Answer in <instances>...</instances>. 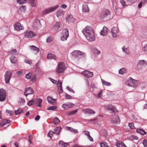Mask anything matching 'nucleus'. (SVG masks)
I'll use <instances>...</instances> for the list:
<instances>
[{
	"label": "nucleus",
	"mask_w": 147,
	"mask_h": 147,
	"mask_svg": "<svg viewBox=\"0 0 147 147\" xmlns=\"http://www.w3.org/2000/svg\"><path fill=\"white\" fill-rule=\"evenodd\" d=\"M36 79V74H35L32 78L31 79V81L32 82H34L35 81Z\"/></svg>",
	"instance_id": "0e129e2a"
},
{
	"label": "nucleus",
	"mask_w": 147,
	"mask_h": 147,
	"mask_svg": "<svg viewBox=\"0 0 147 147\" xmlns=\"http://www.w3.org/2000/svg\"><path fill=\"white\" fill-rule=\"evenodd\" d=\"M120 2L123 6H125V2L124 0H121Z\"/></svg>",
	"instance_id": "4d7b16f0"
},
{
	"label": "nucleus",
	"mask_w": 147,
	"mask_h": 147,
	"mask_svg": "<svg viewBox=\"0 0 147 147\" xmlns=\"http://www.w3.org/2000/svg\"><path fill=\"white\" fill-rule=\"evenodd\" d=\"M30 47L32 50L34 51L35 54L39 52L38 48L37 47L33 45L31 46Z\"/></svg>",
	"instance_id": "c85d7f7f"
},
{
	"label": "nucleus",
	"mask_w": 147,
	"mask_h": 147,
	"mask_svg": "<svg viewBox=\"0 0 147 147\" xmlns=\"http://www.w3.org/2000/svg\"><path fill=\"white\" fill-rule=\"evenodd\" d=\"M122 50L123 51L125 52L126 53H127V49L125 48V46H123L122 47Z\"/></svg>",
	"instance_id": "680f3d73"
},
{
	"label": "nucleus",
	"mask_w": 147,
	"mask_h": 147,
	"mask_svg": "<svg viewBox=\"0 0 147 147\" xmlns=\"http://www.w3.org/2000/svg\"><path fill=\"white\" fill-rule=\"evenodd\" d=\"M74 105V104L68 102L63 104L62 107L64 109H67L69 108L73 107Z\"/></svg>",
	"instance_id": "4468645a"
},
{
	"label": "nucleus",
	"mask_w": 147,
	"mask_h": 147,
	"mask_svg": "<svg viewBox=\"0 0 147 147\" xmlns=\"http://www.w3.org/2000/svg\"><path fill=\"white\" fill-rule=\"evenodd\" d=\"M105 108L114 112L116 110V108L115 106L109 105L105 106Z\"/></svg>",
	"instance_id": "a211bd4d"
},
{
	"label": "nucleus",
	"mask_w": 147,
	"mask_h": 147,
	"mask_svg": "<svg viewBox=\"0 0 147 147\" xmlns=\"http://www.w3.org/2000/svg\"><path fill=\"white\" fill-rule=\"evenodd\" d=\"M111 32L113 37H116L119 34V30L117 27H113L111 30Z\"/></svg>",
	"instance_id": "0eeeda50"
},
{
	"label": "nucleus",
	"mask_w": 147,
	"mask_h": 147,
	"mask_svg": "<svg viewBox=\"0 0 147 147\" xmlns=\"http://www.w3.org/2000/svg\"><path fill=\"white\" fill-rule=\"evenodd\" d=\"M10 121L8 119H5L3 120L1 123L0 124V125L2 126H3L7 123H9Z\"/></svg>",
	"instance_id": "2f4dec72"
},
{
	"label": "nucleus",
	"mask_w": 147,
	"mask_h": 147,
	"mask_svg": "<svg viewBox=\"0 0 147 147\" xmlns=\"http://www.w3.org/2000/svg\"><path fill=\"white\" fill-rule=\"evenodd\" d=\"M146 64L147 63L146 61L144 60L140 61L138 64L139 66L142 67L145 66L146 65Z\"/></svg>",
	"instance_id": "b1692460"
},
{
	"label": "nucleus",
	"mask_w": 147,
	"mask_h": 147,
	"mask_svg": "<svg viewBox=\"0 0 147 147\" xmlns=\"http://www.w3.org/2000/svg\"><path fill=\"white\" fill-rule=\"evenodd\" d=\"M6 112L7 113L9 114V116H11L13 114V111H11L7 110H6Z\"/></svg>",
	"instance_id": "864d4df0"
},
{
	"label": "nucleus",
	"mask_w": 147,
	"mask_h": 147,
	"mask_svg": "<svg viewBox=\"0 0 147 147\" xmlns=\"http://www.w3.org/2000/svg\"><path fill=\"white\" fill-rule=\"evenodd\" d=\"M57 108V106H52L50 107H49L47 108V110H52V111H55V110Z\"/></svg>",
	"instance_id": "4c0bfd02"
},
{
	"label": "nucleus",
	"mask_w": 147,
	"mask_h": 147,
	"mask_svg": "<svg viewBox=\"0 0 147 147\" xmlns=\"http://www.w3.org/2000/svg\"><path fill=\"white\" fill-rule=\"evenodd\" d=\"M82 32L86 39L90 41H93L95 39L94 31L92 27L87 26L83 29Z\"/></svg>",
	"instance_id": "f257e3e1"
},
{
	"label": "nucleus",
	"mask_w": 147,
	"mask_h": 147,
	"mask_svg": "<svg viewBox=\"0 0 147 147\" xmlns=\"http://www.w3.org/2000/svg\"><path fill=\"white\" fill-rule=\"evenodd\" d=\"M22 112V109L19 108L17 110H15V113L16 115L20 114Z\"/></svg>",
	"instance_id": "ea45409f"
},
{
	"label": "nucleus",
	"mask_w": 147,
	"mask_h": 147,
	"mask_svg": "<svg viewBox=\"0 0 147 147\" xmlns=\"http://www.w3.org/2000/svg\"><path fill=\"white\" fill-rule=\"evenodd\" d=\"M67 129L68 130L72 132H74L75 133H77L78 132V131L77 130L74 129L70 127H67Z\"/></svg>",
	"instance_id": "e433bc0d"
},
{
	"label": "nucleus",
	"mask_w": 147,
	"mask_h": 147,
	"mask_svg": "<svg viewBox=\"0 0 147 147\" xmlns=\"http://www.w3.org/2000/svg\"><path fill=\"white\" fill-rule=\"evenodd\" d=\"M37 103H38V105L37 106L38 107H41L42 105V99L41 98H38L36 99Z\"/></svg>",
	"instance_id": "c9c22d12"
},
{
	"label": "nucleus",
	"mask_w": 147,
	"mask_h": 147,
	"mask_svg": "<svg viewBox=\"0 0 147 147\" xmlns=\"http://www.w3.org/2000/svg\"><path fill=\"white\" fill-rule=\"evenodd\" d=\"M6 96V92L3 89H0V101H3L5 100Z\"/></svg>",
	"instance_id": "9d476101"
},
{
	"label": "nucleus",
	"mask_w": 147,
	"mask_h": 147,
	"mask_svg": "<svg viewBox=\"0 0 147 147\" xmlns=\"http://www.w3.org/2000/svg\"><path fill=\"white\" fill-rule=\"evenodd\" d=\"M78 109H76L74 111H70L69 113H67L68 115H71L76 114L78 111Z\"/></svg>",
	"instance_id": "37998d69"
},
{
	"label": "nucleus",
	"mask_w": 147,
	"mask_h": 147,
	"mask_svg": "<svg viewBox=\"0 0 147 147\" xmlns=\"http://www.w3.org/2000/svg\"><path fill=\"white\" fill-rule=\"evenodd\" d=\"M117 147H127L123 142H121L118 145L117 144Z\"/></svg>",
	"instance_id": "a19ab883"
},
{
	"label": "nucleus",
	"mask_w": 147,
	"mask_h": 147,
	"mask_svg": "<svg viewBox=\"0 0 147 147\" xmlns=\"http://www.w3.org/2000/svg\"><path fill=\"white\" fill-rule=\"evenodd\" d=\"M72 55L74 57H76L78 55H82L84 54V53L79 51H75L71 53Z\"/></svg>",
	"instance_id": "f3484780"
},
{
	"label": "nucleus",
	"mask_w": 147,
	"mask_h": 147,
	"mask_svg": "<svg viewBox=\"0 0 147 147\" xmlns=\"http://www.w3.org/2000/svg\"><path fill=\"white\" fill-rule=\"evenodd\" d=\"M100 146L101 147H109L107 145V143L104 142L100 143Z\"/></svg>",
	"instance_id": "58836bf2"
},
{
	"label": "nucleus",
	"mask_w": 147,
	"mask_h": 147,
	"mask_svg": "<svg viewBox=\"0 0 147 147\" xmlns=\"http://www.w3.org/2000/svg\"><path fill=\"white\" fill-rule=\"evenodd\" d=\"M84 132L85 135H86L88 137L90 135L89 132V131H84Z\"/></svg>",
	"instance_id": "e2e57ef3"
},
{
	"label": "nucleus",
	"mask_w": 147,
	"mask_h": 147,
	"mask_svg": "<svg viewBox=\"0 0 147 147\" xmlns=\"http://www.w3.org/2000/svg\"><path fill=\"white\" fill-rule=\"evenodd\" d=\"M82 111L84 113H86L88 114H94L95 112L92 110L90 109H83Z\"/></svg>",
	"instance_id": "412c9836"
},
{
	"label": "nucleus",
	"mask_w": 147,
	"mask_h": 147,
	"mask_svg": "<svg viewBox=\"0 0 147 147\" xmlns=\"http://www.w3.org/2000/svg\"><path fill=\"white\" fill-rule=\"evenodd\" d=\"M50 80L51 81L53 82V83L55 84H57V81L56 80H54V79L52 78H50Z\"/></svg>",
	"instance_id": "bf43d9fd"
},
{
	"label": "nucleus",
	"mask_w": 147,
	"mask_h": 147,
	"mask_svg": "<svg viewBox=\"0 0 147 147\" xmlns=\"http://www.w3.org/2000/svg\"><path fill=\"white\" fill-rule=\"evenodd\" d=\"M26 9V6H22L20 8V10L24 12Z\"/></svg>",
	"instance_id": "49530a36"
},
{
	"label": "nucleus",
	"mask_w": 147,
	"mask_h": 147,
	"mask_svg": "<svg viewBox=\"0 0 147 147\" xmlns=\"http://www.w3.org/2000/svg\"><path fill=\"white\" fill-rule=\"evenodd\" d=\"M61 27V23L60 22H56L55 23L52 27V29L57 30Z\"/></svg>",
	"instance_id": "2eb2a0df"
},
{
	"label": "nucleus",
	"mask_w": 147,
	"mask_h": 147,
	"mask_svg": "<svg viewBox=\"0 0 147 147\" xmlns=\"http://www.w3.org/2000/svg\"><path fill=\"white\" fill-rule=\"evenodd\" d=\"M17 2L20 4L24 3L26 1V0H16Z\"/></svg>",
	"instance_id": "c03bdc74"
},
{
	"label": "nucleus",
	"mask_w": 147,
	"mask_h": 147,
	"mask_svg": "<svg viewBox=\"0 0 147 147\" xmlns=\"http://www.w3.org/2000/svg\"><path fill=\"white\" fill-rule=\"evenodd\" d=\"M10 60L11 62L14 64L16 63L17 61V58L13 56H12L10 57Z\"/></svg>",
	"instance_id": "bb28decb"
},
{
	"label": "nucleus",
	"mask_w": 147,
	"mask_h": 147,
	"mask_svg": "<svg viewBox=\"0 0 147 147\" xmlns=\"http://www.w3.org/2000/svg\"><path fill=\"white\" fill-rule=\"evenodd\" d=\"M82 10L83 12H87L89 11V9L86 3H84L83 5Z\"/></svg>",
	"instance_id": "4be33fe9"
},
{
	"label": "nucleus",
	"mask_w": 147,
	"mask_h": 147,
	"mask_svg": "<svg viewBox=\"0 0 147 147\" xmlns=\"http://www.w3.org/2000/svg\"><path fill=\"white\" fill-rule=\"evenodd\" d=\"M35 24H37V26H36V27L37 28H38L40 27V22L39 21H38L36 22L35 23Z\"/></svg>",
	"instance_id": "6e6d98bb"
},
{
	"label": "nucleus",
	"mask_w": 147,
	"mask_h": 147,
	"mask_svg": "<svg viewBox=\"0 0 147 147\" xmlns=\"http://www.w3.org/2000/svg\"><path fill=\"white\" fill-rule=\"evenodd\" d=\"M36 35L34 32L31 31H28L25 33V36L28 38H32Z\"/></svg>",
	"instance_id": "1a4fd4ad"
},
{
	"label": "nucleus",
	"mask_w": 147,
	"mask_h": 147,
	"mask_svg": "<svg viewBox=\"0 0 147 147\" xmlns=\"http://www.w3.org/2000/svg\"><path fill=\"white\" fill-rule=\"evenodd\" d=\"M100 18L105 21L109 20L110 19V12L108 10H106L100 16Z\"/></svg>",
	"instance_id": "20e7f679"
},
{
	"label": "nucleus",
	"mask_w": 147,
	"mask_h": 147,
	"mask_svg": "<svg viewBox=\"0 0 147 147\" xmlns=\"http://www.w3.org/2000/svg\"><path fill=\"white\" fill-rule=\"evenodd\" d=\"M142 49L145 53H147V43L143 46Z\"/></svg>",
	"instance_id": "a18cd8bd"
},
{
	"label": "nucleus",
	"mask_w": 147,
	"mask_h": 147,
	"mask_svg": "<svg viewBox=\"0 0 147 147\" xmlns=\"http://www.w3.org/2000/svg\"><path fill=\"white\" fill-rule=\"evenodd\" d=\"M61 129V128L60 126L57 127L55 129L54 131L53 132V133L56 134L57 135H58L60 132Z\"/></svg>",
	"instance_id": "7c9ffc66"
},
{
	"label": "nucleus",
	"mask_w": 147,
	"mask_h": 147,
	"mask_svg": "<svg viewBox=\"0 0 147 147\" xmlns=\"http://www.w3.org/2000/svg\"><path fill=\"white\" fill-rule=\"evenodd\" d=\"M24 62L25 63H28L30 64H32V61L30 60H27L25 59L24 60Z\"/></svg>",
	"instance_id": "338daca9"
},
{
	"label": "nucleus",
	"mask_w": 147,
	"mask_h": 147,
	"mask_svg": "<svg viewBox=\"0 0 147 147\" xmlns=\"http://www.w3.org/2000/svg\"><path fill=\"white\" fill-rule=\"evenodd\" d=\"M101 81L102 82V84L104 85L107 86H111V84L110 83L108 82L105 80L101 79Z\"/></svg>",
	"instance_id": "473e14b6"
},
{
	"label": "nucleus",
	"mask_w": 147,
	"mask_h": 147,
	"mask_svg": "<svg viewBox=\"0 0 147 147\" xmlns=\"http://www.w3.org/2000/svg\"><path fill=\"white\" fill-rule=\"evenodd\" d=\"M58 144L60 147H66L69 144L68 143L64 142L62 141H60Z\"/></svg>",
	"instance_id": "a878e982"
},
{
	"label": "nucleus",
	"mask_w": 147,
	"mask_h": 147,
	"mask_svg": "<svg viewBox=\"0 0 147 147\" xmlns=\"http://www.w3.org/2000/svg\"><path fill=\"white\" fill-rule=\"evenodd\" d=\"M14 29L15 30L19 31L21 30L24 29V28L23 26L20 23L17 22L14 25Z\"/></svg>",
	"instance_id": "ddd939ff"
},
{
	"label": "nucleus",
	"mask_w": 147,
	"mask_h": 147,
	"mask_svg": "<svg viewBox=\"0 0 147 147\" xmlns=\"http://www.w3.org/2000/svg\"><path fill=\"white\" fill-rule=\"evenodd\" d=\"M47 100L49 103L52 105H54L56 103V99L53 98L52 97L50 96H48L47 97Z\"/></svg>",
	"instance_id": "6ab92c4d"
},
{
	"label": "nucleus",
	"mask_w": 147,
	"mask_h": 147,
	"mask_svg": "<svg viewBox=\"0 0 147 147\" xmlns=\"http://www.w3.org/2000/svg\"><path fill=\"white\" fill-rule=\"evenodd\" d=\"M65 98L66 99H71V96H70V95L67 94H66L65 95Z\"/></svg>",
	"instance_id": "774afa93"
},
{
	"label": "nucleus",
	"mask_w": 147,
	"mask_h": 147,
	"mask_svg": "<svg viewBox=\"0 0 147 147\" xmlns=\"http://www.w3.org/2000/svg\"><path fill=\"white\" fill-rule=\"evenodd\" d=\"M69 36V31L67 29H63L62 32L61 37V39L62 41H64L67 40Z\"/></svg>",
	"instance_id": "39448f33"
},
{
	"label": "nucleus",
	"mask_w": 147,
	"mask_h": 147,
	"mask_svg": "<svg viewBox=\"0 0 147 147\" xmlns=\"http://www.w3.org/2000/svg\"><path fill=\"white\" fill-rule=\"evenodd\" d=\"M34 103V100H31L29 101L28 103V105L29 106L32 105Z\"/></svg>",
	"instance_id": "3c124183"
},
{
	"label": "nucleus",
	"mask_w": 147,
	"mask_h": 147,
	"mask_svg": "<svg viewBox=\"0 0 147 147\" xmlns=\"http://www.w3.org/2000/svg\"><path fill=\"white\" fill-rule=\"evenodd\" d=\"M57 83L58 84L57 86L58 88L62 87V82L60 80H58Z\"/></svg>",
	"instance_id": "09e8293b"
},
{
	"label": "nucleus",
	"mask_w": 147,
	"mask_h": 147,
	"mask_svg": "<svg viewBox=\"0 0 147 147\" xmlns=\"http://www.w3.org/2000/svg\"><path fill=\"white\" fill-rule=\"evenodd\" d=\"M31 76V73L30 72H29L26 75V78L28 79H30V78Z\"/></svg>",
	"instance_id": "8fccbe9b"
},
{
	"label": "nucleus",
	"mask_w": 147,
	"mask_h": 147,
	"mask_svg": "<svg viewBox=\"0 0 147 147\" xmlns=\"http://www.w3.org/2000/svg\"><path fill=\"white\" fill-rule=\"evenodd\" d=\"M47 59H53L55 60H57V58L55 55L51 53L47 54Z\"/></svg>",
	"instance_id": "393cba45"
},
{
	"label": "nucleus",
	"mask_w": 147,
	"mask_h": 147,
	"mask_svg": "<svg viewBox=\"0 0 147 147\" xmlns=\"http://www.w3.org/2000/svg\"><path fill=\"white\" fill-rule=\"evenodd\" d=\"M127 1L131 4H132L134 3L135 1V0H126Z\"/></svg>",
	"instance_id": "69168bd1"
},
{
	"label": "nucleus",
	"mask_w": 147,
	"mask_h": 147,
	"mask_svg": "<svg viewBox=\"0 0 147 147\" xmlns=\"http://www.w3.org/2000/svg\"><path fill=\"white\" fill-rule=\"evenodd\" d=\"M53 134V132L51 131H50L48 134L47 136L48 137H49L50 138H51Z\"/></svg>",
	"instance_id": "13d9d810"
},
{
	"label": "nucleus",
	"mask_w": 147,
	"mask_h": 147,
	"mask_svg": "<svg viewBox=\"0 0 147 147\" xmlns=\"http://www.w3.org/2000/svg\"><path fill=\"white\" fill-rule=\"evenodd\" d=\"M136 131L138 133L142 135L145 134L146 133V131L142 129H137Z\"/></svg>",
	"instance_id": "72a5a7b5"
},
{
	"label": "nucleus",
	"mask_w": 147,
	"mask_h": 147,
	"mask_svg": "<svg viewBox=\"0 0 147 147\" xmlns=\"http://www.w3.org/2000/svg\"><path fill=\"white\" fill-rule=\"evenodd\" d=\"M12 74V73L9 71H7L5 73L4 77L6 84H8L9 82Z\"/></svg>",
	"instance_id": "6e6552de"
},
{
	"label": "nucleus",
	"mask_w": 147,
	"mask_h": 147,
	"mask_svg": "<svg viewBox=\"0 0 147 147\" xmlns=\"http://www.w3.org/2000/svg\"><path fill=\"white\" fill-rule=\"evenodd\" d=\"M28 1L32 7H36V0H28Z\"/></svg>",
	"instance_id": "c756f323"
},
{
	"label": "nucleus",
	"mask_w": 147,
	"mask_h": 147,
	"mask_svg": "<svg viewBox=\"0 0 147 147\" xmlns=\"http://www.w3.org/2000/svg\"><path fill=\"white\" fill-rule=\"evenodd\" d=\"M129 126L131 129H134V124L133 123H129L128 124Z\"/></svg>",
	"instance_id": "603ef678"
},
{
	"label": "nucleus",
	"mask_w": 147,
	"mask_h": 147,
	"mask_svg": "<svg viewBox=\"0 0 147 147\" xmlns=\"http://www.w3.org/2000/svg\"><path fill=\"white\" fill-rule=\"evenodd\" d=\"M112 123H120L119 119L118 116L116 115L113 116L110 119Z\"/></svg>",
	"instance_id": "f8f14e48"
},
{
	"label": "nucleus",
	"mask_w": 147,
	"mask_h": 147,
	"mask_svg": "<svg viewBox=\"0 0 147 147\" xmlns=\"http://www.w3.org/2000/svg\"><path fill=\"white\" fill-rule=\"evenodd\" d=\"M139 83L138 80H136L129 77L126 82V84L128 86L136 88Z\"/></svg>",
	"instance_id": "f03ea898"
},
{
	"label": "nucleus",
	"mask_w": 147,
	"mask_h": 147,
	"mask_svg": "<svg viewBox=\"0 0 147 147\" xmlns=\"http://www.w3.org/2000/svg\"><path fill=\"white\" fill-rule=\"evenodd\" d=\"M53 38L52 37L49 36L47 38V42L50 43L53 40Z\"/></svg>",
	"instance_id": "de8ad7c7"
},
{
	"label": "nucleus",
	"mask_w": 147,
	"mask_h": 147,
	"mask_svg": "<svg viewBox=\"0 0 147 147\" xmlns=\"http://www.w3.org/2000/svg\"><path fill=\"white\" fill-rule=\"evenodd\" d=\"M126 69L125 68H123L119 70V73L120 74L123 75L126 73Z\"/></svg>",
	"instance_id": "f704fd0d"
},
{
	"label": "nucleus",
	"mask_w": 147,
	"mask_h": 147,
	"mask_svg": "<svg viewBox=\"0 0 147 147\" xmlns=\"http://www.w3.org/2000/svg\"><path fill=\"white\" fill-rule=\"evenodd\" d=\"M85 77L90 78L92 77L93 76V73L88 70H84L81 73Z\"/></svg>",
	"instance_id": "9b49d317"
},
{
	"label": "nucleus",
	"mask_w": 147,
	"mask_h": 147,
	"mask_svg": "<svg viewBox=\"0 0 147 147\" xmlns=\"http://www.w3.org/2000/svg\"><path fill=\"white\" fill-rule=\"evenodd\" d=\"M65 69V67L64 63L63 62L59 63L57 67L56 72L57 74L61 73L63 72Z\"/></svg>",
	"instance_id": "7ed1b4c3"
},
{
	"label": "nucleus",
	"mask_w": 147,
	"mask_h": 147,
	"mask_svg": "<svg viewBox=\"0 0 147 147\" xmlns=\"http://www.w3.org/2000/svg\"><path fill=\"white\" fill-rule=\"evenodd\" d=\"M60 121L59 119L57 118L56 117L54 119L53 123L55 125H56L59 123Z\"/></svg>",
	"instance_id": "79ce46f5"
},
{
	"label": "nucleus",
	"mask_w": 147,
	"mask_h": 147,
	"mask_svg": "<svg viewBox=\"0 0 147 147\" xmlns=\"http://www.w3.org/2000/svg\"><path fill=\"white\" fill-rule=\"evenodd\" d=\"M67 89L70 92H73L74 93V91L71 89V88H70L69 86H67Z\"/></svg>",
	"instance_id": "052dcab7"
},
{
	"label": "nucleus",
	"mask_w": 147,
	"mask_h": 147,
	"mask_svg": "<svg viewBox=\"0 0 147 147\" xmlns=\"http://www.w3.org/2000/svg\"><path fill=\"white\" fill-rule=\"evenodd\" d=\"M143 144L144 146V147H147V141L146 140H143Z\"/></svg>",
	"instance_id": "5fc2aeb1"
},
{
	"label": "nucleus",
	"mask_w": 147,
	"mask_h": 147,
	"mask_svg": "<svg viewBox=\"0 0 147 147\" xmlns=\"http://www.w3.org/2000/svg\"><path fill=\"white\" fill-rule=\"evenodd\" d=\"M64 13V11L63 10L59 9L56 12V15L58 18H61L63 16Z\"/></svg>",
	"instance_id": "aec40b11"
},
{
	"label": "nucleus",
	"mask_w": 147,
	"mask_h": 147,
	"mask_svg": "<svg viewBox=\"0 0 147 147\" xmlns=\"http://www.w3.org/2000/svg\"><path fill=\"white\" fill-rule=\"evenodd\" d=\"M108 32L107 28L105 26H104L103 28V30L100 32V34L103 36L106 35L107 34Z\"/></svg>",
	"instance_id": "5701e85b"
},
{
	"label": "nucleus",
	"mask_w": 147,
	"mask_h": 147,
	"mask_svg": "<svg viewBox=\"0 0 147 147\" xmlns=\"http://www.w3.org/2000/svg\"><path fill=\"white\" fill-rule=\"evenodd\" d=\"M33 92L34 91L30 87H28L26 89L24 92V94L27 96L29 94H33Z\"/></svg>",
	"instance_id": "dca6fc26"
},
{
	"label": "nucleus",
	"mask_w": 147,
	"mask_h": 147,
	"mask_svg": "<svg viewBox=\"0 0 147 147\" xmlns=\"http://www.w3.org/2000/svg\"><path fill=\"white\" fill-rule=\"evenodd\" d=\"M58 7V5H56L49 7L43 11L42 13V14L44 15L53 12L57 9Z\"/></svg>",
	"instance_id": "423d86ee"
},
{
	"label": "nucleus",
	"mask_w": 147,
	"mask_h": 147,
	"mask_svg": "<svg viewBox=\"0 0 147 147\" xmlns=\"http://www.w3.org/2000/svg\"><path fill=\"white\" fill-rule=\"evenodd\" d=\"M67 21H68L69 22H74L75 19L72 15H70L67 18Z\"/></svg>",
	"instance_id": "cd10ccee"
}]
</instances>
